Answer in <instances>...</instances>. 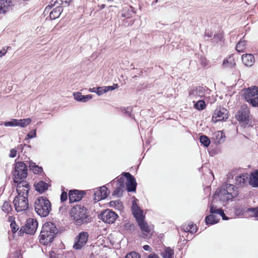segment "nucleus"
<instances>
[{"mask_svg":"<svg viewBox=\"0 0 258 258\" xmlns=\"http://www.w3.org/2000/svg\"><path fill=\"white\" fill-rule=\"evenodd\" d=\"M109 206L119 211H121L123 208L122 203L119 200H115L110 202Z\"/></svg>","mask_w":258,"mask_h":258,"instance_id":"nucleus-33","label":"nucleus"},{"mask_svg":"<svg viewBox=\"0 0 258 258\" xmlns=\"http://www.w3.org/2000/svg\"><path fill=\"white\" fill-rule=\"evenodd\" d=\"M34 210L41 217H45L51 210V204L46 197H39L35 201Z\"/></svg>","mask_w":258,"mask_h":258,"instance_id":"nucleus-4","label":"nucleus"},{"mask_svg":"<svg viewBox=\"0 0 258 258\" xmlns=\"http://www.w3.org/2000/svg\"><path fill=\"white\" fill-rule=\"evenodd\" d=\"M108 194L107 188L105 186H102L96 188L94 192V200L95 202L105 199Z\"/></svg>","mask_w":258,"mask_h":258,"instance_id":"nucleus-14","label":"nucleus"},{"mask_svg":"<svg viewBox=\"0 0 258 258\" xmlns=\"http://www.w3.org/2000/svg\"><path fill=\"white\" fill-rule=\"evenodd\" d=\"M206 35L207 37H212V34H211V33H206Z\"/></svg>","mask_w":258,"mask_h":258,"instance_id":"nucleus-59","label":"nucleus"},{"mask_svg":"<svg viewBox=\"0 0 258 258\" xmlns=\"http://www.w3.org/2000/svg\"><path fill=\"white\" fill-rule=\"evenodd\" d=\"M219 220V217L214 214H211L206 217L205 222L207 225H213L218 223Z\"/></svg>","mask_w":258,"mask_h":258,"instance_id":"nucleus-27","label":"nucleus"},{"mask_svg":"<svg viewBox=\"0 0 258 258\" xmlns=\"http://www.w3.org/2000/svg\"><path fill=\"white\" fill-rule=\"evenodd\" d=\"M246 46V42L244 40H240L236 45V50L239 52L244 51Z\"/></svg>","mask_w":258,"mask_h":258,"instance_id":"nucleus-40","label":"nucleus"},{"mask_svg":"<svg viewBox=\"0 0 258 258\" xmlns=\"http://www.w3.org/2000/svg\"><path fill=\"white\" fill-rule=\"evenodd\" d=\"M2 210L6 214L9 213L12 210V208L9 203L5 201L2 206Z\"/></svg>","mask_w":258,"mask_h":258,"instance_id":"nucleus-41","label":"nucleus"},{"mask_svg":"<svg viewBox=\"0 0 258 258\" xmlns=\"http://www.w3.org/2000/svg\"><path fill=\"white\" fill-rule=\"evenodd\" d=\"M117 84H113L112 86H105V89L106 90V92L109 90H113L117 87Z\"/></svg>","mask_w":258,"mask_h":258,"instance_id":"nucleus-48","label":"nucleus"},{"mask_svg":"<svg viewBox=\"0 0 258 258\" xmlns=\"http://www.w3.org/2000/svg\"><path fill=\"white\" fill-rule=\"evenodd\" d=\"M241 58L243 63L247 67L252 66L255 61L254 57L251 54H243Z\"/></svg>","mask_w":258,"mask_h":258,"instance_id":"nucleus-23","label":"nucleus"},{"mask_svg":"<svg viewBox=\"0 0 258 258\" xmlns=\"http://www.w3.org/2000/svg\"><path fill=\"white\" fill-rule=\"evenodd\" d=\"M209 90L202 86L195 87L188 91V95L191 99L206 97V92Z\"/></svg>","mask_w":258,"mask_h":258,"instance_id":"nucleus-9","label":"nucleus"},{"mask_svg":"<svg viewBox=\"0 0 258 258\" xmlns=\"http://www.w3.org/2000/svg\"><path fill=\"white\" fill-rule=\"evenodd\" d=\"M71 214L77 225H80L88 222L86 209L84 207L80 205L74 207L71 210Z\"/></svg>","mask_w":258,"mask_h":258,"instance_id":"nucleus-6","label":"nucleus"},{"mask_svg":"<svg viewBox=\"0 0 258 258\" xmlns=\"http://www.w3.org/2000/svg\"><path fill=\"white\" fill-rule=\"evenodd\" d=\"M248 215L251 217L256 218L258 220V209L257 208H250L247 210Z\"/></svg>","mask_w":258,"mask_h":258,"instance_id":"nucleus-38","label":"nucleus"},{"mask_svg":"<svg viewBox=\"0 0 258 258\" xmlns=\"http://www.w3.org/2000/svg\"><path fill=\"white\" fill-rule=\"evenodd\" d=\"M143 248H144V250H147V251H151V248L148 245H144L143 246Z\"/></svg>","mask_w":258,"mask_h":258,"instance_id":"nucleus-56","label":"nucleus"},{"mask_svg":"<svg viewBox=\"0 0 258 258\" xmlns=\"http://www.w3.org/2000/svg\"><path fill=\"white\" fill-rule=\"evenodd\" d=\"M235 184L242 186L246 184L248 181V174L247 173L240 174L235 177Z\"/></svg>","mask_w":258,"mask_h":258,"instance_id":"nucleus-20","label":"nucleus"},{"mask_svg":"<svg viewBox=\"0 0 258 258\" xmlns=\"http://www.w3.org/2000/svg\"><path fill=\"white\" fill-rule=\"evenodd\" d=\"M58 230L54 224L52 222L45 223L42 228L39 235V241L43 245H47L51 242Z\"/></svg>","mask_w":258,"mask_h":258,"instance_id":"nucleus-3","label":"nucleus"},{"mask_svg":"<svg viewBox=\"0 0 258 258\" xmlns=\"http://www.w3.org/2000/svg\"><path fill=\"white\" fill-rule=\"evenodd\" d=\"M83 191L78 190L70 191L69 194V200L70 203H74L80 201L83 198Z\"/></svg>","mask_w":258,"mask_h":258,"instance_id":"nucleus-17","label":"nucleus"},{"mask_svg":"<svg viewBox=\"0 0 258 258\" xmlns=\"http://www.w3.org/2000/svg\"><path fill=\"white\" fill-rule=\"evenodd\" d=\"M89 91L91 92H94L97 94V88H90L89 89Z\"/></svg>","mask_w":258,"mask_h":258,"instance_id":"nucleus-57","label":"nucleus"},{"mask_svg":"<svg viewBox=\"0 0 258 258\" xmlns=\"http://www.w3.org/2000/svg\"><path fill=\"white\" fill-rule=\"evenodd\" d=\"M36 137V130H33L30 131L27 135L26 139H30Z\"/></svg>","mask_w":258,"mask_h":258,"instance_id":"nucleus-44","label":"nucleus"},{"mask_svg":"<svg viewBox=\"0 0 258 258\" xmlns=\"http://www.w3.org/2000/svg\"><path fill=\"white\" fill-rule=\"evenodd\" d=\"M249 184L253 187H258V171H255L248 175V181Z\"/></svg>","mask_w":258,"mask_h":258,"instance_id":"nucleus-25","label":"nucleus"},{"mask_svg":"<svg viewBox=\"0 0 258 258\" xmlns=\"http://www.w3.org/2000/svg\"><path fill=\"white\" fill-rule=\"evenodd\" d=\"M7 52V50L5 49V48H3V49H2L0 51V57L4 56Z\"/></svg>","mask_w":258,"mask_h":258,"instance_id":"nucleus-53","label":"nucleus"},{"mask_svg":"<svg viewBox=\"0 0 258 258\" xmlns=\"http://www.w3.org/2000/svg\"><path fill=\"white\" fill-rule=\"evenodd\" d=\"M132 213L136 218L137 222L145 219V215L143 214V211L138 206L135 200L133 201L132 207Z\"/></svg>","mask_w":258,"mask_h":258,"instance_id":"nucleus-15","label":"nucleus"},{"mask_svg":"<svg viewBox=\"0 0 258 258\" xmlns=\"http://www.w3.org/2000/svg\"><path fill=\"white\" fill-rule=\"evenodd\" d=\"M17 148H18V149H22V148H23L22 145H20L18 146Z\"/></svg>","mask_w":258,"mask_h":258,"instance_id":"nucleus-60","label":"nucleus"},{"mask_svg":"<svg viewBox=\"0 0 258 258\" xmlns=\"http://www.w3.org/2000/svg\"><path fill=\"white\" fill-rule=\"evenodd\" d=\"M181 230L185 231V232L195 233L197 232V228L195 224H188L187 226H183Z\"/></svg>","mask_w":258,"mask_h":258,"instance_id":"nucleus-31","label":"nucleus"},{"mask_svg":"<svg viewBox=\"0 0 258 258\" xmlns=\"http://www.w3.org/2000/svg\"><path fill=\"white\" fill-rule=\"evenodd\" d=\"M124 179V178L122 177H120L118 179V184L120 185V186H123Z\"/></svg>","mask_w":258,"mask_h":258,"instance_id":"nucleus-52","label":"nucleus"},{"mask_svg":"<svg viewBox=\"0 0 258 258\" xmlns=\"http://www.w3.org/2000/svg\"><path fill=\"white\" fill-rule=\"evenodd\" d=\"M200 141L201 143L206 147H208L211 143L209 138L205 135H202L200 137Z\"/></svg>","mask_w":258,"mask_h":258,"instance_id":"nucleus-37","label":"nucleus"},{"mask_svg":"<svg viewBox=\"0 0 258 258\" xmlns=\"http://www.w3.org/2000/svg\"><path fill=\"white\" fill-rule=\"evenodd\" d=\"M235 62L233 58L230 56L228 58L224 60L223 65L225 67L233 68L235 65Z\"/></svg>","mask_w":258,"mask_h":258,"instance_id":"nucleus-35","label":"nucleus"},{"mask_svg":"<svg viewBox=\"0 0 258 258\" xmlns=\"http://www.w3.org/2000/svg\"><path fill=\"white\" fill-rule=\"evenodd\" d=\"M245 100L253 107H258V87L253 86L242 90Z\"/></svg>","mask_w":258,"mask_h":258,"instance_id":"nucleus-7","label":"nucleus"},{"mask_svg":"<svg viewBox=\"0 0 258 258\" xmlns=\"http://www.w3.org/2000/svg\"><path fill=\"white\" fill-rule=\"evenodd\" d=\"M123 186H120V185H118V187H116V189L113 192L114 195H117L119 196L121 194L122 192V188Z\"/></svg>","mask_w":258,"mask_h":258,"instance_id":"nucleus-47","label":"nucleus"},{"mask_svg":"<svg viewBox=\"0 0 258 258\" xmlns=\"http://www.w3.org/2000/svg\"><path fill=\"white\" fill-rule=\"evenodd\" d=\"M17 150L15 149H12L10 151L9 157L11 158H14L17 155Z\"/></svg>","mask_w":258,"mask_h":258,"instance_id":"nucleus-49","label":"nucleus"},{"mask_svg":"<svg viewBox=\"0 0 258 258\" xmlns=\"http://www.w3.org/2000/svg\"><path fill=\"white\" fill-rule=\"evenodd\" d=\"M74 96L76 100L82 102H86L92 98L91 95H83L80 92L74 93Z\"/></svg>","mask_w":258,"mask_h":258,"instance_id":"nucleus-26","label":"nucleus"},{"mask_svg":"<svg viewBox=\"0 0 258 258\" xmlns=\"http://www.w3.org/2000/svg\"><path fill=\"white\" fill-rule=\"evenodd\" d=\"M125 258H140V255L136 252H132L127 254Z\"/></svg>","mask_w":258,"mask_h":258,"instance_id":"nucleus-45","label":"nucleus"},{"mask_svg":"<svg viewBox=\"0 0 258 258\" xmlns=\"http://www.w3.org/2000/svg\"><path fill=\"white\" fill-rule=\"evenodd\" d=\"M30 185L26 181L20 182L17 186L18 195L14 200L15 209L18 212L26 211L29 206L28 197Z\"/></svg>","mask_w":258,"mask_h":258,"instance_id":"nucleus-1","label":"nucleus"},{"mask_svg":"<svg viewBox=\"0 0 258 258\" xmlns=\"http://www.w3.org/2000/svg\"><path fill=\"white\" fill-rule=\"evenodd\" d=\"M48 185L43 181H40L35 185V188L37 191L40 193L43 192L47 189Z\"/></svg>","mask_w":258,"mask_h":258,"instance_id":"nucleus-29","label":"nucleus"},{"mask_svg":"<svg viewBox=\"0 0 258 258\" xmlns=\"http://www.w3.org/2000/svg\"><path fill=\"white\" fill-rule=\"evenodd\" d=\"M138 224L143 234L145 235V237L151 234V228L148 225L147 223L145 221V219L138 222Z\"/></svg>","mask_w":258,"mask_h":258,"instance_id":"nucleus-19","label":"nucleus"},{"mask_svg":"<svg viewBox=\"0 0 258 258\" xmlns=\"http://www.w3.org/2000/svg\"><path fill=\"white\" fill-rule=\"evenodd\" d=\"M27 166L23 162H16L13 171V180L18 184L23 181L27 175Z\"/></svg>","mask_w":258,"mask_h":258,"instance_id":"nucleus-5","label":"nucleus"},{"mask_svg":"<svg viewBox=\"0 0 258 258\" xmlns=\"http://www.w3.org/2000/svg\"><path fill=\"white\" fill-rule=\"evenodd\" d=\"M29 168L34 173H40L42 171V168L36 165L35 163L29 162Z\"/></svg>","mask_w":258,"mask_h":258,"instance_id":"nucleus-34","label":"nucleus"},{"mask_svg":"<svg viewBox=\"0 0 258 258\" xmlns=\"http://www.w3.org/2000/svg\"><path fill=\"white\" fill-rule=\"evenodd\" d=\"M12 6L11 0H0V14H5Z\"/></svg>","mask_w":258,"mask_h":258,"instance_id":"nucleus-22","label":"nucleus"},{"mask_svg":"<svg viewBox=\"0 0 258 258\" xmlns=\"http://www.w3.org/2000/svg\"><path fill=\"white\" fill-rule=\"evenodd\" d=\"M135 13L134 8L131 6H125L123 7L121 17L122 18L129 19L131 18Z\"/></svg>","mask_w":258,"mask_h":258,"instance_id":"nucleus-24","label":"nucleus"},{"mask_svg":"<svg viewBox=\"0 0 258 258\" xmlns=\"http://www.w3.org/2000/svg\"><path fill=\"white\" fill-rule=\"evenodd\" d=\"M57 3L56 0H53L50 3V5H48L45 9V11L47 9H49L51 7H53L55 5V4Z\"/></svg>","mask_w":258,"mask_h":258,"instance_id":"nucleus-51","label":"nucleus"},{"mask_svg":"<svg viewBox=\"0 0 258 258\" xmlns=\"http://www.w3.org/2000/svg\"><path fill=\"white\" fill-rule=\"evenodd\" d=\"M249 113L250 111L247 106L246 105H243L241 106L240 110L236 115V118L239 121L248 123L250 118Z\"/></svg>","mask_w":258,"mask_h":258,"instance_id":"nucleus-12","label":"nucleus"},{"mask_svg":"<svg viewBox=\"0 0 258 258\" xmlns=\"http://www.w3.org/2000/svg\"><path fill=\"white\" fill-rule=\"evenodd\" d=\"M216 203V201H213L210 205V211L211 214H219L220 216L222 217L223 220H227L228 218L225 216L224 211L220 208H217L216 206H215L214 203Z\"/></svg>","mask_w":258,"mask_h":258,"instance_id":"nucleus-18","label":"nucleus"},{"mask_svg":"<svg viewBox=\"0 0 258 258\" xmlns=\"http://www.w3.org/2000/svg\"><path fill=\"white\" fill-rule=\"evenodd\" d=\"M106 92V90L104 87H99L97 88V94L99 96L102 95L103 93Z\"/></svg>","mask_w":258,"mask_h":258,"instance_id":"nucleus-46","label":"nucleus"},{"mask_svg":"<svg viewBox=\"0 0 258 258\" xmlns=\"http://www.w3.org/2000/svg\"><path fill=\"white\" fill-rule=\"evenodd\" d=\"M132 108L131 107H127L126 108V110L125 111V113L128 115H131V111H132Z\"/></svg>","mask_w":258,"mask_h":258,"instance_id":"nucleus-55","label":"nucleus"},{"mask_svg":"<svg viewBox=\"0 0 258 258\" xmlns=\"http://www.w3.org/2000/svg\"><path fill=\"white\" fill-rule=\"evenodd\" d=\"M37 227L38 222L37 220L29 218L27 220L25 225L21 228V230L27 234L33 235L35 233Z\"/></svg>","mask_w":258,"mask_h":258,"instance_id":"nucleus-10","label":"nucleus"},{"mask_svg":"<svg viewBox=\"0 0 258 258\" xmlns=\"http://www.w3.org/2000/svg\"><path fill=\"white\" fill-rule=\"evenodd\" d=\"M31 122V119L30 118L18 119V126L21 127H25L29 125Z\"/></svg>","mask_w":258,"mask_h":258,"instance_id":"nucleus-36","label":"nucleus"},{"mask_svg":"<svg viewBox=\"0 0 258 258\" xmlns=\"http://www.w3.org/2000/svg\"><path fill=\"white\" fill-rule=\"evenodd\" d=\"M223 39V35L222 33H218L214 35L212 39L213 42L218 43L219 41H221Z\"/></svg>","mask_w":258,"mask_h":258,"instance_id":"nucleus-42","label":"nucleus"},{"mask_svg":"<svg viewBox=\"0 0 258 258\" xmlns=\"http://www.w3.org/2000/svg\"><path fill=\"white\" fill-rule=\"evenodd\" d=\"M238 195V190L233 184L226 183L217 189L213 198L214 201L224 203L232 200Z\"/></svg>","mask_w":258,"mask_h":258,"instance_id":"nucleus-2","label":"nucleus"},{"mask_svg":"<svg viewBox=\"0 0 258 258\" xmlns=\"http://www.w3.org/2000/svg\"><path fill=\"white\" fill-rule=\"evenodd\" d=\"M62 12V8L61 7H56L50 12L49 17L51 19L54 20L59 17Z\"/></svg>","mask_w":258,"mask_h":258,"instance_id":"nucleus-28","label":"nucleus"},{"mask_svg":"<svg viewBox=\"0 0 258 258\" xmlns=\"http://www.w3.org/2000/svg\"><path fill=\"white\" fill-rule=\"evenodd\" d=\"M194 107L199 110H203L206 107V103L204 100H200L195 103Z\"/></svg>","mask_w":258,"mask_h":258,"instance_id":"nucleus-39","label":"nucleus"},{"mask_svg":"<svg viewBox=\"0 0 258 258\" xmlns=\"http://www.w3.org/2000/svg\"><path fill=\"white\" fill-rule=\"evenodd\" d=\"M67 194L66 192H62L60 196V200L62 202L66 201L67 199Z\"/></svg>","mask_w":258,"mask_h":258,"instance_id":"nucleus-50","label":"nucleus"},{"mask_svg":"<svg viewBox=\"0 0 258 258\" xmlns=\"http://www.w3.org/2000/svg\"><path fill=\"white\" fill-rule=\"evenodd\" d=\"M228 117V110L221 107H218L214 111L212 116V121L216 123L219 121H224Z\"/></svg>","mask_w":258,"mask_h":258,"instance_id":"nucleus-8","label":"nucleus"},{"mask_svg":"<svg viewBox=\"0 0 258 258\" xmlns=\"http://www.w3.org/2000/svg\"><path fill=\"white\" fill-rule=\"evenodd\" d=\"M12 6L11 0H0V14H5Z\"/></svg>","mask_w":258,"mask_h":258,"instance_id":"nucleus-21","label":"nucleus"},{"mask_svg":"<svg viewBox=\"0 0 258 258\" xmlns=\"http://www.w3.org/2000/svg\"><path fill=\"white\" fill-rule=\"evenodd\" d=\"M4 125L6 126H18V119H12L10 121H6L4 122Z\"/></svg>","mask_w":258,"mask_h":258,"instance_id":"nucleus-43","label":"nucleus"},{"mask_svg":"<svg viewBox=\"0 0 258 258\" xmlns=\"http://www.w3.org/2000/svg\"><path fill=\"white\" fill-rule=\"evenodd\" d=\"M123 174L127 179L126 185L127 191L130 192L135 191L137 186L135 178L130 173L123 172Z\"/></svg>","mask_w":258,"mask_h":258,"instance_id":"nucleus-16","label":"nucleus"},{"mask_svg":"<svg viewBox=\"0 0 258 258\" xmlns=\"http://www.w3.org/2000/svg\"><path fill=\"white\" fill-rule=\"evenodd\" d=\"M147 258H160L159 256L155 253H151Z\"/></svg>","mask_w":258,"mask_h":258,"instance_id":"nucleus-54","label":"nucleus"},{"mask_svg":"<svg viewBox=\"0 0 258 258\" xmlns=\"http://www.w3.org/2000/svg\"><path fill=\"white\" fill-rule=\"evenodd\" d=\"M88 238V234L87 232L80 233L76 237V241L73 247L76 249H81L86 244Z\"/></svg>","mask_w":258,"mask_h":258,"instance_id":"nucleus-13","label":"nucleus"},{"mask_svg":"<svg viewBox=\"0 0 258 258\" xmlns=\"http://www.w3.org/2000/svg\"><path fill=\"white\" fill-rule=\"evenodd\" d=\"M99 7H100V8L101 9H103L105 7V4H102L101 6H100Z\"/></svg>","mask_w":258,"mask_h":258,"instance_id":"nucleus-58","label":"nucleus"},{"mask_svg":"<svg viewBox=\"0 0 258 258\" xmlns=\"http://www.w3.org/2000/svg\"><path fill=\"white\" fill-rule=\"evenodd\" d=\"M214 136L216 137V142L218 144H221L224 141L225 136L222 131L215 132Z\"/></svg>","mask_w":258,"mask_h":258,"instance_id":"nucleus-32","label":"nucleus"},{"mask_svg":"<svg viewBox=\"0 0 258 258\" xmlns=\"http://www.w3.org/2000/svg\"><path fill=\"white\" fill-rule=\"evenodd\" d=\"M117 217V215L113 211L109 209L102 212L99 215V218L106 223H113Z\"/></svg>","mask_w":258,"mask_h":258,"instance_id":"nucleus-11","label":"nucleus"},{"mask_svg":"<svg viewBox=\"0 0 258 258\" xmlns=\"http://www.w3.org/2000/svg\"><path fill=\"white\" fill-rule=\"evenodd\" d=\"M174 250L170 247H166L162 252L163 258H174Z\"/></svg>","mask_w":258,"mask_h":258,"instance_id":"nucleus-30","label":"nucleus"}]
</instances>
